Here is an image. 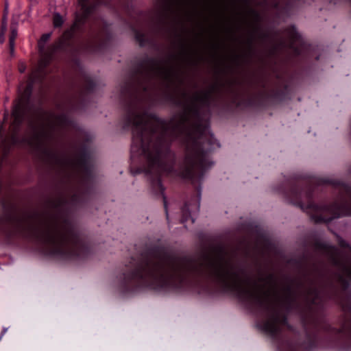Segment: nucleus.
<instances>
[{"label": "nucleus", "mask_w": 351, "mask_h": 351, "mask_svg": "<svg viewBox=\"0 0 351 351\" xmlns=\"http://www.w3.org/2000/svg\"><path fill=\"white\" fill-rule=\"evenodd\" d=\"M164 206H165V209L167 210V202H166L165 197H164Z\"/></svg>", "instance_id": "nucleus-25"}, {"label": "nucleus", "mask_w": 351, "mask_h": 351, "mask_svg": "<svg viewBox=\"0 0 351 351\" xmlns=\"http://www.w3.org/2000/svg\"><path fill=\"white\" fill-rule=\"evenodd\" d=\"M350 204L351 202L343 200L341 203H335L330 206L317 207L310 204L306 209H313L316 211L317 214L312 215L315 222H327L341 216L351 215Z\"/></svg>", "instance_id": "nucleus-7"}, {"label": "nucleus", "mask_w": 351, "mask_h": 351, "mask_svg": "<svg viewBox=\"0 0 351 351\" xmlns=\"http://www.w3.org/2000/svg\"><path fill=\"white\" fill-rule=\"evenodd\" d=\"M347 195H348V196L350 198V200L351 202V191L350 190H348Z\"/></svg>", "instance_id": "nucleus-22"}, {"label": "nucleus", "mask_w": 351, "mask_h": 351, "mask_svg": "<svg viewBox=\"0 0 351 351\" xmlns=\"http://www.w3.org/2000/svg\"><path fill=\"white\" fill-rule=\"evenodd\" d=\"M67 125L68 121L64 115L56 116L39 110L30 121V134L25 136L24 141L37 151H45L47 144L56 134L65 128Z\"/></svg>", "instance_id": "nucleus-4"}, {"label": "nucleus", "mask_w": 351, "mask_h": 351, "mask_svg": "<svg viewBox=\"0 0 351 351\" xmlns=\"http://www.w3.org/2000/svg\"><path fill=\"white\" fill-rule=\"evenodd\" d=\"M25 233L51 254L79 256L80 245L69 223L58 216L32 217L21 224Z\"/></svg>", "instance_id": "nucleus-3"}, {"label": "nucleus", "mask_w": 351, "mask_h": 351, "mask_svg": "<svg viewBox=\"0 0 351 351\" xmlns=\"http://www.w3.org/2000/svg\"><path fill=\"white\" fill-rule=\"evenodd\" d=\"M142 86L145 89V90H147L149 88V85H142Z\"/></svg>", "instance_id": "nucleus-24"}, {"label": "nucleus", "mask_w": 351, "mask_h": 351, "mask_svg": "<svg viewBox=\"0 0 351 351\" xmlns=\"http://www.w3.org/2000/svg\"><path fill=\"white\" fill-rule=\"evenodd\" d=\"M78 3L83 12V16L81 19H77L71 28L64 32L60 38L61 45L66 44L67 41L73 36L75 33L80 29L81 26L84 23V19H85L93 11L95 7L94 5H88V0H78Z\"/></svg>", "instance_id": "nucleus-10"}, {"label": "nucleus", "mask_w": 351, "mask_h": 351, "mask_svg": "<svg viewBox=\"0 0 351 351\" xmlns=\"http://www.w3.org/2000/svg\"><path fill=\"white\" fill-rule=\"evenodd\" d=\"M135 36H136V39L138 40L139 44L141 45H143V42L145 40L144 35L141 34V33H139V32H136Z\"/></svg>", "instance_id": "nucleus-17"}, {"label": "nucleus", "mask_w": 351, "mask_h": 351, "mask_svg": "<svg viewBox=\"0 0 351 351\" xmlns=\"http://www.w3.org/2000/svg\"><path fill=\"white\" fill-rule=\"evenodd\" d=\"M187 273L212 278L224 289L234 292L241 299L271 312L265 329L274 335L284 319L278 308L291 298V289L278 285L272 276L253 280L235 268L222 252L204 258L197 263L187 258H162L139 266L129 277L154 289L181 283Z\"/></svg>", "instance_id": "nucleus-1"}, {"label": "nucleus", "mask_w": 351, "mask_h": 351, "mask_svg": "<svg viewBox=\"0 0 351 351\" xmlns=\"http://www.w3.org/2000/svg\"><path fill=\"white\" fill-rule=\"evenodd\" d=\"M53 25L56 27H60L63 24V19L58 13H56L53 16Z\"/></svg>", "instance_id": "nucleus-15"}, {"label": "nucleus", "mask_w": 351, "mask_h": 351, "mask_svg": "<svg viewBox=\"0 0 351 351\" xmlns=\"http://www.w3.org/2000/svg\"><path fill=\"white\" fill-rule=\"evenodd\" d=\"M52 160L60 171L69 178H82L88 170L87 162L84 158L71 160L53 154Z\"/></svg>", "instance_id": "nucleus-8"}, {"label": "nucleus", "mask_w": 351, "mask_h": 351, "mask_svg": "<svg viewBox=\"0 0 351 351\" xmlns=\"http://www.w3.org/2000/svg\"><path fill=\"white\" fill-rule=\"evenodd\" d=\"M98 3H102L104 0H97Z\"/></svg>", "instance_id": "nucleus-26"}, {"label": "nucleus", "mask_w": 351, "mask_h": 351, "mask_svg": "<svg viewBox=\"0 0 351 351\" xmlns=\"http://www.w3.org/2000/svg\"><path fill=\"white\" fill-rule=\"evenodd\" d=\"M338 241L343 253H340L332 246H326L325 251L330 261L338 268V281L346 287L348 281H351V246L341 238H339Z\"/></svg>", "instance_id": "nucleus-5"}, {"label": "nucleus", "mask_w": 351, "mask_h": 351, "mask_svg": "<svg viewBox=\"0 0 351 351\" xmlns=\"http://www.w3.org/2000/svg\"><path fill=\"white\" fill-rule=\"evenodd\" d=\"M7 30V23H2L1 27V33L5 34Z\"/></svg>", "instance_id": "nucleus-18"}, {"label": "nucleus", "mask_w": 351, "mask_h": 351, "mask_svg": "<svg viewBox=\"0 0 351 351\" xmlns=\"http://www.w3.org/2000/svg\"><path fill=\"white\" fill-rule=\"evenodd\" d=\"M2 23H7V16L5 15L3 17Z\"/></svg>", "instance_id": "nucleus-23"}, {"label": "nucleus", "mask_w": 351, "mask_h": 351, "mask_svg": "<svg viewBox=\"0 0 351 351\" xmlns=\"http://www.w3.org/2000/svg\"><path fill=\"white\" fill-rule=\"evenodd\" d=\"M26 69V66L24 63H21L19 66V70L21 73H24Z\"/></svg>", "instance_id": "nucleus-19"}, {"label": "nucleus", "mask_w": 351, "mask_h": 351, "mask_svg": "<svg viewBox=\"0 0 351 351\" xmlns=\"http://www.w3.org/2000/svg\"><path fill=\"white\" fill-rule=\"evenodd\" d=\"M48 61L46 58L43 59L40 61L38 67L36 70L34 71L30 77L29 82L27 86V89L30 91L32 88L33 84L38 81H41L45 75V68L47 66Z\"/></svg>", "instance_id": "nucleus-11"}, {"label": "nucleus", "mask_w": 351, "mask_h": 351, "mask_svg": "<svg viewBox=\"0 0 351 351\" xmlns=\"http://www.w3.org/2000/svg\"><path fill=\"white\" fill-rule=\"evenodd\" d=\"M179 72L180 69L178 65H164L150 61L143 76L150 84L153 82L160 81L163 85L170 87L178 77Z\"/></svg>", "instance_id": "nucleus-6"}, {"label": "nucleus", "mask_w": 351, "mask_h": 351, "mask_svg": "<svg viewBox=\"0 0 351 351\" xmlns=\"http://www.w3.org/2000/svg\"><path fill=\"white\" fill-rule=\"evenodd\" d=\"M25 115V108L23 101L17 103L13 109L12 116L14 118V123L16 125H19L23 120Z\"/></svg>", "instance_id": "nucleus-12"}, {"label": "nucleus", "mask_w": 351, "mask_h": 351, "mask_svg": "<svg viewBox=\"0 0 351 351\" xmlns=\"http://www.w3.org/2000/svg\"><path fill=\"white\" fill-rule=\"evenodd\" d=\"M17 36V29L15 25L11 26V34L9 38L10 51V53L13 54L14 50V41Z\"/></svg>", "instance_id": "nucleus-13"}, {"label": "nucleus", "mask_w": 351, "mask_h": 351, "mask_svg": "<svg viewBox=\"0 0 351 351\" xmlns=\"http://www.w3.org/2000/svg\"><path fill=\"white\" fill-rule=\"evenodd\" d=\"M5 40V34L0 32V43H3Z\"/></svg>", "instance_id": "nucleus-21"}, {"label": "nucleus", "mask_w": 351, "mask_h": 351, "mask_svg": "<svg viewBox=\"0 0 351 351\" xmlns=\"http://www.w3.org/2000/svg\"><path fill=\"white\" fill-rule=\"evenodd\" d=\"M178 6H190L192 10H188L186 8H183L185 10L184 12L190 14L196 9L195 0H167L165 3L163 2L160 7V14L161 15L162 20L164 21V17H167L171 15L178 14L180 10H178L176 8V5Z\"/></svg>", "instance_id": "nucleus-9"}, {"label": "nucleus", "mask_w": 351, "mask_h": 351, "mask_svg": "<svg viewBox=\"0 0 351 351\" xmlns=\"http://www.w3.org/2000/svg\"><path fill=\"white\" fill-rule=\"evenodd\" d=\"M208 97L207 93H197L184 106L182 113L176 115L168 123L147 114L141 108L128 112L127 123L132 127L133 152H141L148 164L147 171L159 174L173 172L175 156L169 149L170 141L182 137L186 141V150L180 167L184 178H192L196 171L210 167V161L207 152L203 150L196 134L200 130L196 121L195 104Z\"/></svg>", "instance_id": "nucleus-2"}, {"label": "nucleus", "mask_w": 351, "mask_h": 351, "mask_svg": "<svg viewBox=\"0 0 351 351\" xmlns=\"http://www.w3.org/2000/svg\"><path fill=\"white\" fill-rule=\"evenodd\" d=\"M51 35V33H47V34H43L41 36V38L38 42V47H39V49L40 51H43V49L45 48V43L49 40Z\"/></svg>", "instance_id": "nucleus-14"}, {"label": "nucleus", "mask_w": 351, "mask_h": 351, "mask_svg": "<svg viewBox=\"0 0 351 351\" xmlns=\"http://www.w3.org/2000/svg\"><path fill=\"white\" fill-rule=\"evenodd\" d=\"M318 297V293L316 290L310 291L308 293L307 298L308 300H311L312 303L316 304L317 303V298Z\"/></svg>", "instance_id": "nucleus-16"}, {"label": "nucleus", "mask_w": 351, "mask_h": 351, "mask_svg": "<svg viewBox=\"0 0 351 351\" xmlns=\"http://www.w3.org/2000/svg\"><path fill=\"white\" fill-rule=\"evenodd\" d=\"M182 96L184 101H187L189 97L188 95L185 92H182Z\"/></svg>", "instance_id": "nucleus-20"}]
</instances>
